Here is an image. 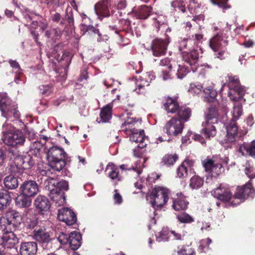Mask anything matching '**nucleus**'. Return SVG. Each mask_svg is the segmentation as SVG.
<instances>
[{"mask_svg": "<svg viewBox=\"0 0 255 255\" xmlns=\"http://www.w3.org/2000/svg\"><path fill=\"white\" fill-rule=\"evenodd\" d=\"M33 237L45 250H50L52 249L53 242L56 241L54 239L51 238L49 232L44 227L39 226L35 229L33 231Z\"/></svg>", "mask_w": 255, "mask_h": 255, "instance_id": "nucleus-9", "label": "nucleus"}, {"mask_svg": "<svg viewBox=\"0 0 255 255\" xmlns=\"http://www.w3.org/2000/svg\"><path fill=\"white\" fill-rule=\"evenodd\" d=\"M51 20L56 23H59L60 26L67 27L72 29L75 27L74 26V18L72 9L71 8L70 11H68L67 8L64 17H61V14L56 12L52 14L51 16Z\"/></svg>", "mask_w": 255, "mask_h": 255, "instance_id": "nucleus-11", "label": "nucleus"}, {"mask_svg": "<svg viewBox=\"0 0 255 255\" xmlns=\"http://www.w3.org/2000/svg\"><path fill=\"white\" fill-rule=\"evenodd\" d=\"M169 70L168 71L162 70V77L163 80L166 81L172 79V74Z\"/></svg>", "mask_w": 255, "mask_h": 255, "instance_id": "nucleus-63", "label": "nucleus"}, {"mask_svg": "<svg viewBox=\"0 0 255 255\" xmlns=\"http://www.w3.org/2000/svg\"><path fill=\"white\" fill-rule=\"evenodd\" d=\"M195 42L192 40L191 38H183L179 41L178 42V49L180 51L184 52L187 51L191 49L194 47L193 44Z\"/></svg>", "mask_w": 255, "mask_h": 255, "instance_id": "nucleus-40", "label": "nucleus"}, {"mask_svg": "<svg viewBox=\"0 0 255 255\" xmlns=\"http://www.w3.org/2000/svg\"><path fill=\"white\" fill-rule=\"evenodd\" d=\"M68 245L71 250L76 251L78 250L81 245L82 236L78 232H72L69 234Z\"/></svg>", "mask_w": 255, "mask_h": 255, "instance_id": "nucleus-32", "label": "nucleus"}, {"mask_svg": "<svg viewBox=\"0 0 255 255\" xmlns=\"http://www.w3.org/2000/svg\"><path fill=\"white\" fill-rule=\"evenodd\" d=\"M176 218L181 223L190 224L194 222V218L185 212L177 215Z\"/></svg>", "mask_w": 255, "mask_h": 255, "instance_id": "nucleus-45", "label": "nucleus"}, {"mask_svg": "<svg viewBox=\"0 0 255 255\" xmlns=\"http://www.w3.org/2000/svg\"><path fill=\"white\" fill-rule=\"evenodd\" d=\"M11 201L9 192L5 189L0 188V211H2L10 204Z\"/></svg>", "mask_w": 255, "mask_h": 255, "instance_id": "nucleus-36", "label": "nucleus"}, {"mask_svg": "<svg viewBox=\"0 0 255 255\" xmlns=\"http://www.w3.org/2000/svg\"><path fill=\"white\" fill-rule=\"evenodd\" d=\"M135 122V119L128 117L122 124L121 129L125 131L127 134L129 135V139L132 142L139 143V147L144 148L147 145L145 140V139L147 140V136L145 135L143 129L138 131L133 128Z\"/></svg>", "mask_w": 255, "mask_h": 255, "instance_id": "nucleus-4", "label": "nucleus"}, {"mask_svg": "<svg viewBox=\"0 0 255 255\" xmlns=\"http://www.w3.org/2000/svg\"><path fill=\"white\" fill-rule=\"evenodd\" d=\"M184 127V123L177 117H173L166 124L164 130L169 135L177 136L182 132Z\"/></svg>", "mask_w": 255, "mask_h": 255, "instance_id": "nucleus-12", "label": "nucleus"}, {"mask_svg": "<svg viewBox=\"0 0 255 255\" xmlns=\"http://www.w3.org/2000/svg\"><path fill=\"white\" fill-rule=\"evenodd\" d=\"M69 235L63 232H61L57 238V240L59 242L63 245L68 244L69 242Z\"/></svg>", "mask_w": 255, "mask_h": 255, "instance_id": "nucleus-59", "label": "nucleus"}, {"mask_svg": "<svg viewBox=\"0 0 255 255\" xmlns=\"http://www.w3.org/2000/svg\"><path fill=\"white\" fill-rule=\"evenodd\" d=\"M25 227L27 229H34L37 225V221L35 217L27 218L24 223Z\"/></svg>", "mask_w": 255, "mask_h": 255, "instance_id": "nucleus-57", "label": "nucleus"}, {"mask_svg": "<svg viewBox=\"0 0 255 255\" xmlns=\"http://www.w3.org/2000/svg\"><path fill=\"white\" fill-rule=\"evenodd\" d=\"M39 191V186L36 181L31 180L24 181L19 187V192L26 196L33 197Z\"/></svg>", "mask_w": 255, "mask_h": 255, "instance_id": "nucleus-17", "label": "nucleus"}, {"mask_svg": "<svg viewBox=\"0 0 255 255\" xmlns=\"http://www.w3.org/2000/svg\"><path fill=\"white\" fill-rule=\"evenodd\" d=\"M112 108L113 105L111 104H109L101 109L100 114L101 122L106 123L111 119Z\"/></svg>", "mask_w": 255, "mask_h": 255, "instance_id": "nucleus-39", "label": "nucleus"}, {"mask_svg": "<svg viewBox=\"0 0 255 255\" xmlns=\"http://www.w3.org/2000/svg\"><path fill=\"white\" fill-rule=\"evenodd\" d=\"M106 175L112 180L121 181L123 179L122 174L120 173L119 167L113 163H109L105 169Z\"/></svg>", "mask_w": 255, "mask_h": 255, "instance_id": "nucleus-28", "label": "nucleus"}, {"mask_svg": "<svg viewBox=\"0 0 255 255\" xmlns=\"http://www.w3.org/2000/svg\"><path fill=\"white\" fill-rule=\"evenodd\" d=\"M170 231L167 228H163L156 235V240L159 242L168 241L170 237Z\"/></svg>", "mask_w": 255, "mask_h": 255, "instance_id": "nucleus-46", "label": "nucleus"}, {"mask_svg": "<svg viewBox=\"0 0 255 255\" xmlns=\"http://www.w3.org/2000/svg\"><path fill=\"white\" fill-rule=\"evenodd\" d=\"M203 35L201 34H195L192 36V40L195 42V44H193L194 46H198V43L202 39Z\"/></svg>", "mask_w": 255, "mask_h": 255, "instance_id": "nucleus-64", "label": "nucleus"}, {"mask_svg": "<svg viewBox=\"0 0 255 255\" xmlns=\"http://www.w3.org/2000/svg\"><path fill=\"white\" fill-rule=\"evenodd\" d=\"M46 178L45 188L49 192L48 195L59 205L63 203L65 200L64 191L69 189L68 182L63 180L58 181L56 179L47 177L46 175Z\"/></svg>", "mask_w": 255, "mask_h": 255, "instance_id": "nucleus-1", "label": "nucleus"}, {"mask_svg": "<svg viewBox=\"0 0 255 255\" xmlns=\"http://www.w3.org/2000/svg\"><path fill=\"white\" fill-rule=\"evenodd\" d=\"M170 42V36L161 38L156 37L153 39L150 45V49L154 56L160 57L165 55L167 52L168 44Z\"/></svg>", "mask_w": 255, "mask_h": 255, "instance_id": "nucleus-10", "label": "nucleus"}, {"mask_svg": "<svg viewBox=\"0 0 255 255\" xmlns=\"http://www.w3.org/2000/svg\"><path fill=\"white\" fill-rule=\"evenodd\" d=\"M163 107L168 113L174 114L177 112L180 106L176 99L168 97L166 99Z\"/></svg>", "mask_w": 255, "mask_h": 255, "instance_id": "nucleus-37", "label": "nucleus"}, {"mask_svg": "<svg viewBox=\"0 0 255 255\" xmlns=\"http://www.w3.org/2000/svg\"><path fill=\"white\" fill-rule=\"evenodd\" d=\"M176 198H172V207L175 211L185 210L189 205L186 196L181 192L176 193Z\"/></svg>", "mask_w": 255, "mask_h": 255, "instance_id": "nucleus-25", "label": "nucleus"}, {"mask_svg": "<svg viewBox=\"0 0 255 255\" xmlns=\"http://www.w3.org/2000/svg\"><path fill=\"white\" fill-rule=\"evenodd\" d=\"M34 204L36 208L41 211H47L51 206V204L48 199L46 196L43 195L38 196L34 200Z\"/></svg>", "mask_w": 255, "mask_h": 255, "instance_id": "nucleus-35", "label": "nucleus"}, {"mask_svg": "<svg viewBox=\"0 0 255 255\" xmlns=\"http://www.w3.org/2000/svg\"><path fill=\"white\" fill-rule=\"evenodd\" d=\"M178 118L183 123L188 121L192 115V110L186 106H180L177 111Z\"/></svg>", "mask_w": 255, "mask_h": 255, "instance_id": "nucleus-38", "label": "nucleus"}, {"mask_svg": "<svg viewBox=\"0 0 255 255\" xmlns=\"http://www.w3.org/2000/svg\"><path fill=\"white\" fill-rule=\"evenodd\" d=\"M111 5L109 0H101L95 5V10L97 15L103 17H107L110 15L109 6Z\"/></svg>", "mask_w": 255, "mask_h": 255, "instance_id": "nucleus-26", "label": "nucleus"}, {"mask_svg": "<svg viewBox=\"0 0 255 255\" xmlns=\"http://www.w3.org/2000/svg\"><path fill=\"white\" fill-rule=\"evenodd\" d=\"M214 173H208L206 176V183L210 186H213L216 185L218 183V176L217 175H214Z\"/></svg>", "mask_w": 255, "mask_h": 255, "instance_id": "nucleus-54", "label": "nucleus"}, {"mask_svg": "<svg viewBox=\"0 0 255 255\" xmlns=\"http://www.w3.org/2000/svg\"><path fill=\"white\" fill-rule=\"evenodd\" d=\"M178 158L177 154H166L162 158L161 162L166 166L173 165Z\"/></svg>", "mask_w": 255, "mask_h": 255, "instance_id": "nucleus-44", "label": "nucleus"}, {"mask_svg": "<svg viewBox=\"0 0 255 255\" xmlns=\"http://www.w3.org/2000/svg\"><path fill=\"white\" fill-rule=\"evenodd\" d=\"M173 63H171L170 59L168 57H166L161 59L160 61L159 65L162 66H167L168 70L172 71L173 67L175 68L176 64L175 62Z\"/></svg>", "mask_w": 255, "mask_h": 255, "instance_id": "nucleus-55", "label": "nucleus"}, {"mask_svg": "<svg viewBox=\"0 0 255 255\" xmlns=\"http://www.w3.org/2000/svg\"><path fill=\"white\" fill-rule=\"evenodd\" d=\"M211 193L214 198L224 203L229 202L232 198H234L230 188L223 184H220L217 188L213 189Z\"/></svg>", "mask_w": 255, "mask_h": 255, "instance_id": "nucleus-13", "label": "nucleus"}, {"mask_svg": "<svg viewBox=\"0 0 255 255\" xmlns=\"http://www.w3.org/2000/svg\"><path fill=\"white\" fill-rule=\"evenodd\" d=\"M57 218L59 221L65 222L68 226H72L77 222L76 214L68 208L59 209Z\"/></svg>", "mask_w": 255, "mask_h": 255, "instance_id": "nucleus-18", "label": "nucleus"}, {"mask_svg": "<svg viewBox=\"0 0 255 255\" xmlns=\"http://www.w3.org/2000/svg\"><path fill=\"white\" fill-rule=\"evenodd\" d=\"M242 109L243 106L241 104L238 103L234 106L233 112V118L232 120L236 121L242 115Z\"/></svg>", "mask_w": 255, "mask_h": 255, "instance_id": "nucleus-53", "label": "nucleus"}, {"mask_svg": "<svg viewBox=\"0 0 255 255\" xmlns=\"http://www.w3.org/2000/svg\"><path fill=\"white\" fill-rule=\"evenodd\" d=\"M39 93L44 97L49 95L52 91V86L51 84L40 85L39 87Z\"/></svg>", "mask_w": 255, "mask_h": 255, "instance_id": "nucleus-51", "label": "nucleus"}, {"mask_svg": "<svg viewBox=\"0 0 255 255\" xmlns=\"http://www.w3.org/2000/svg\"><path fill=\"white\" fill-rule=\"evenodd\" d=\"M2 232H3V235L0 238V245L3 246L5 249L6 248L12 249L15 248L18 243V239L14 234V231Z\"/></svg>", "mask_w": 255, "mask_h": 255, "instance_id": "nucleus-20", "label": "nucleus"}, {"mask_svg": "<svg viewBox=\"0 0 255 255\" xmlns=\"http://www.w3.org/2000/svg\"><path fill=\"white\" fill-rule=\"evenodd\" d=\"M202 88L203 86L201 84H191L188 91L192 94H198L200 93Z\"/></svg>", "mask_w": 255, "mask_h": 255, "instance_id": "nucleus-58", "label": "nucleus"}, {"mask_svg": "<svg viewBox=\"0 0 255 255\" xmlns=\"http://www.w3.org/2000/svg\"><path fill=\"white\" fill-rule=\"evenodd\" d=\"M177 8L182 12H185L187 8L193 14L200 12V5L195 0H177Z\"/></svg>", "mask_w": 255, "mask_h": 255, "instance_id": "nucleus-15", "label": "nucleus"}, {"mask_svg": "<svg viewBox=\"0 0 255 255\" xmlns=\"http://www.w3.org/2000/svg\"><path fill=\"white\" fill-rule=\"evenodd\" d=\"M9 63L10 66L13 68V71L15 73H21V69L19 63L15 60H10Z\"/></svg>", "mask_w": 255, "mask_h": 255, "instance_id": "nucleus-61", "label": "nucleus"}, {"mask_svg": "<svg viewBox=\"0 0 255 255\" xmlns=\"http://www.w3.org/2000/svg\"><path fill=\"white\" fill-rule=\"evenodd\" d=\"M253 167H246L245 168V173L249 178L252 179L255 178V171Z\"/></svg>", "mask_w": 255, "mask_h": 255, "instance_id": "nucleus-62", "label": "nucleus"}, {"mask_svg": "<svg viewBox=\"0 0 255 255\" xmlns=\"http://www.w3.org/2000/svg\"><path fill=\"white\" fill-rule=\"evenodd\" d=\"M181 54L183 60L189 65L191 70L196 71L199 59V50L194 47L187 51L182 52Z\"/></svg>", "mask_w": 255, "mask_h": 255, "instance_id": "nucleus-14", "label": "nucleus"}, {"mask_svg": "<svg viewBox=\"0 0 255 255\" xmlns=\"http://www.w3.org/2000/svg\"><path fill=\"white\" fill-rule=\"evenodd\" d=\"M21 221V215L18 211L9 210L4 216L0 217V230L6 232L15 231L19 228Z\"/></svg>", "mask_w": 255, "mask_h": 255, "instance_id": "nucleus-5", "label": "nucleus"}, {"mask_svg": "<svg viewBox=\"0 0 255 255\" xmlns=\"http://www.w3.org/2000/svg\"><path fill=\"white\" fill-rule=\"evenodd\" d=\"M227 134L224 139L225 142L232 143L235 141L237 136L238 127L235 120H232L226 127Z\"/></svg>", "mask_w": 255, "mask_h": 255, "instance_id": "nucleus-27", "label": "nucleus"}, {"mask_svg": "<svg viewBox=\"0 0 255 255\" xmlns=\"http://www.w3.org/2000/svg\"><path fill=\"white\" fill-rule=\"evenodd\" d=\"M177 255H196L194 250L189 246H183L178 252Z\"/></svg>", "mask_w": 255, "mask_h": 255, "instance_id": "nucleus-52", "label": "nucleus"}, {"mask_svg": "<svg viewBox=\"0 0 255 255\" xmlns=\"http://www.w3.org/2000/svg\"><path fill=\"white\" fill-rule=\"evenodd\" d=\"M38 250L36 242H22L20 245L19 253L21 255H35Z\"/></svg>", "mask_w": 255, "mask_h": 255, "instance_id": "nucleus-24", "label": "nucleus"}, {"mask_svg": "<svg viewBox=\"0 0 255 255\" xmlns=\"http://www.w3.org/2000/svg\"><path fill=\"white\" fill-rule=\"evenodd\" d=\"M205 94V98L209 103H213L209 107H213L217 108L218 111L221 108V104L216 100L217 93L211 86L205 88L203 90ZM224 107H223V108Z\"/></svg>", "mask_w": 255, "mask_h": 255, "instance_id": "nucleus-30", "label": "nucleus"}, {"mask_svg": "<svg viewBox=\"0 0 255 255\" xmlns=\"http://www.w3.org/2000/svg\"><path fill=\"white\" fill-rule=\"evenodd\" d=\"M245 94V91L240 84L234 86L230 89L228 93L230 99L233 101H239L241 100Z\"/></svg>", "mask_w": 255, "mask_h": 255, "instance_id": "nucleus-33", "label": "nucleus"}, {"mask_svg": "<svg viewBox=\"0 0 255 255\" xmlns=\"http://www.w3.org/2000/svg\"><path fill=\"white\" fill-rule=\"evenodd\" d=\"M202 165L206 172L214 173L217 175H219L221 173L223 168L222 164L215 163L213 158L208 157L202 160Z\"/></svg>", "mask_w": 255, "mask_h": 255, "instance_id": "nucleus-23", "label": "nucleus"}, {"mask_svg": "<svg viewBox=\"0 0 255 255\" xmlns=\"http://www.w3.org/2000/svg\"><path fill=\"white\" fill-rule=\"evenodd\" d=\"M205 121L202 124L203 127L201 133L205 138L210 139L214 137L217 133L215 124H217L219 119V113L217 108L208 107L205 115Z\"/></svg>", "mask_w": 255, "mask_h": 255, "instance_id": "nucleus-3", "label": "nucleus"}, {"mask_svg": "<svg viewBox=\"0 0 255 255\" xmlns=\"http://www.w3.org/2000/svg\"><path fill=\"white\" fill-rule=\"evenodd\" d=\"M238 151L243 156H250L255 158V140L250 143H244L240 145Z\"/></svg>", "mask_w": 255, "mask_h": 255, "instance_id": "nucleus-31", "label": "nucleus"}, {"mask_svg": "<svg viewBox=\"0 0 255 255\" xmlns=\"http://www.w3.org/2000/svg\"><path fill=\"white\" fill-rule=\"evenodd\" d=\"M255 195V189L253 188L252 183L249 181L244 185L238 186L234 195V198L245 199L248 198H253Z\"/></svg>", "mask_w": 255, "mask_h": 255, "instance_id": "nucleus-16", "label": "nucleus"}, {"mask_svg": "<svg viewBox=\"0 0 255 255\" xmlns=\"http://www.w3.org/2000/svg\"><path fill=\"white\" fill-rule=\"evenodd\" d=\"M212 243V240L210 238H208L202 240L199 246V249L201 251V252L206 253L208 251L210 250V245Z\"/></svg>", "mask_w": 255, "mask_h": 255, "instance_id": "nucleus-49", "label": "nucleus"}, {"mask_svg": "<svg viewBox=\"0 0 255 255\" xmlns=\"http://www.w3.org/2000/svg\"><path fill=\"white\" fill-rule=\"evenodd\" d=\"M177 174L180 178H185L188 175V169L181 163L177 169Z\"/></svg>", "mask_w": 255, "mask_h": 255, "instance_id": "nucleus-56", "label": "nucleus"}, {"mask_svg": "<svg viewBox=\"0 0 255 255\" xmlns=\"http://www.w3.org/2000/svg\"><path fill=\"white\" fill-rule=\"evenodd\" d=\"M81 30L83 32V35L87 34L88 35L95 36L97 34L98 35L97 41L99 42L104 40L99 30L92 25L82 24L81 25Z\"/></svg>", "mask_w": 255, "mask_h": 255, "instance_id": "nucleus-34", "label": "nucleus"}, {"mask_svg": "<svg viewBox=\"0 0 255 255\" xmlns=\"http://www.w3.org/2000/svg\"><path fill=\"white\" fill-rule=\"evenodd\" d=\"M212 3L217 5L219 7L223 9V12L225 10L231 8V5L228 4L229 0H210Z\"/></svg>", "mask_w": 255, "mask_h": 255, "instance_id": "nucleus-50", "label": "nucleus"}, {"mask_svg": "<svg viewBox=\"0 0 255 255\" xmlns=\"http://www.w3.org/2000/svg\"><path fill=\"white\" fill-rule=\"evenodd\" d=\"M17 106L5 95H0V110L1 116L13 121L20 118V114Z\"/></svg>", "mask_w": 255, "mask_h": 255, "instance_id": "nucleus-6", "label": "nucleus"}, {"mask_svg": "<svg viewBox=\"0 0 255 255\" xmlns=\"http://www.w3.org/2000/svg\"><path fill=\"white\" fill-rule=\"evenodd\" d=\"M153 13V8L151 6L141 5L134 11V15L137 19H147Z\"/></svg>", "mask_w": 255, "mask_h": 255, "instance_id": "nucleus-29", "label": "nucleus"}, {"mask_svg": "<svg viewBox=\"0 0 255 255\" xmlns=\"http://www.w3.org/2000/svg\"><path fill=\"white\" fill-rule=\"evenodd\" d=\"M155 79V76L152 73L149 72L143 74L136 82L137 88L135 89L138 94H144L146 92V87H148L152 80Z\"/></svg>", "mask_w": 255, "mask_h": 255, "instance_id": "nucleus-21", "label": "nucleus"}, {"mask_svg": "<svg viewBox=\"0 0 255 255\" xmlns=\"http://www.w3.org/2000/svg\"><path fill=\"white\" fill-rule=\"evenodd\" d=\"M170 193V190L163 187L153 188L150 195L151 203L154 208H161L166 204Z\"/></svg>", "mask_w": 255, "mask_h": 255, "instance_id": "nucleus-7", "label": "nucleus"}, {"mask_svg": "<svg viewBox=\"0 0 255 255\" xmlns=\"http://www.w3.org/2000/svg\"><path fill=\"white\" fill-rule=\"evenodd\" d=\"M31 197L26 196L23 194L18 195L15 199V204L17 206L20 208H28L31 204Z\"/></svg>", "mask_w": 255, "mask_h": 255, "instance_id": "nucleus-41", "label": "nucleus"}, {"mask_svg": "<svg viewBox=\"0 0 255 255\" xmlns=\"http://www.w3.org/2000/svg\"><path fill=\"white\" fill-rule=\"evenodd\" d=\"M2 139L5 144L12 147L23 145L25 141L22 132L15 129L3 132Z\"/></svg>", "mask_w": 255, "mask_h": 255, "instance_id": "nucleus-8", "label": "nucleus"}, {"mask_svg": "<svg viewBox=\"0 0 255 255\" xmlns=\"http://www.w3.org/2000/svg\"><path fill=\"white\" fill-rule=\"evenodd\" d=\"M226 82L229 85V88L230 89L233 88L234 86L240 85V80L237 76L233 75L231 74H228L226 77Z\"/></svg>", "mask_w": 255, "mask_h": 255, "instance_id": "nucleus-48", "label": "nucleus"}, {"mask_svg": "<svg viewBox=\"0 0 255 255\" xmlns=\"http://www.w3.org/2000/svg\"><path fill=\"white\" fill-rule=\"evenodd\" d=\"M47 159L51 168L57 171L61 170L66 163L71 162L70 157L67 156L64 149L57 146H53L48 149Z\"/></svg>", "mask_w": 255, "mask_h": 255, "instance_id": "nucleus-2", "label": "nucleus"}, {"mask_svg": "<svg viewBox=\"0 0 255 255\" xmlns=\"http://www.w3.org/2000/svg\"><path fill=\"white\" fill-rule=\"evenodd\" d=\"M177 69L176 72L177 77L178 79H183L187 74L189 72V67L184 64H177Z\"/></svg>", "mask_w": 255, "mask_h": 255, "instance_id": "nucleus-47", "label": "nucleus"}, {"mask_svg": "<svg viewBox=\"0 0 255 255\" xmlns=\"http://www.w3.org/2000/svg\"><path fill=\"white\" fill-rule=\"evenodd\" d=\"M14 163L17 169L27 170L32 167L35 161L30 155H18L14 158Z\"/></svg>", "mask_w": 255, "mask_h": 255, "instance_id": "nucleus-22", "label": "nucleus"}, {"mask_svg": "<svg viewBox=\"0 0 255 255\" xmlns=\"http://www.w3.org/2000/svg\"><path fill=\"white\" fill-rule=\"evenodd\" d=\"M227 38L226 34L220 31L210 40L209 46L214 51H218L228 44Z\"/></svg>", "mask_w": 255, "mask_h": 255, "instance_id": "nucleus-19", "label": "nucleus"}, {"mask_svg": "<svg viewBox=\"0 0 255 255\" xmlns=\"http://www.w3.org/2000/svg\"><path fill=\"white\" fill-rule=\"evenodd\" d=\"M5 187L8 189H15L19 185L18 178L13 175L7 176L4 180Z\"/></svg>", "mask_w": 255, "mask_h": 255, "instance_id": "nucleus-42", "label": "nucleus"}, {"mask_svg": "<svg viewBox=\"0 0 255 255\" xmlns=\"http://www.w3.org/2000/svg\"><path fill=\"white\" fill-rule=\"evenodd\" d=\"M204 179L198 175H194L191 178L189 187L192 189H198L204 184Z\"/></svg>", "mask_w": 255, "mask_h": 255, "instance_id": "nucleus-43", "label": "nucleus"}, {"mask_svg": "<svg viewBox=\"0 0 255 255\" xmlns=\"http://www.w3.org/2000/svg\"><path fill=\"white\" fill-rule=\"evenodd\" d=\"M111 2L112 1L114 4L117 7L118 9H122L125 8L127 5V0H109Z\"/></svg>", "mask_w": 255, "mask_h": 255, "instance_id": "nucleus-60", "label": "nucleus"}]
</instances>
